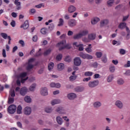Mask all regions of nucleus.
Returning a JSON list of instances; mask_svg holds the SVG:
<instances>
[{
  "mask_svg": "<svg viewBox=\"0 0 130 130\" xmlns=\"http://www.w3.org/2000/svg\"><path fill=\"white\" fill-rule=\"evenodd\" d=\"M44 71V67H43L42 68H41L40 70H39L38 74H43Z\"/></svg>",
  "mask_w": 130,
  "mask_h": 130,
  "instance_id": "obj_54",
  "label": "nucleus"
},
{
  "mask_svg": "<svg viewBox=\"0 0 130 130\" xmlns=\"http://www.w3.org/2000/svg\"><path fill=\"white\" fill-rule=\"evenodd\" d=\"M85 34H77L74 36L73 38L74 39H79V38H81L82 36H85Z\"/></svg>",
  "mask_w": 130,
  "mask_h": 130,
  "instance_id": "obj_25",
  "label": "nucleus"
},
{
  "mask_svg": "<svg viewBox=\"0 0 130 130\" xmlns=\"http://www.w3.org/2000/svg\"><path fill=\"white\" fill-rule=\"evenodd\" d=\"M17 125H18V127H20V128H22V123L20 121L17 122Z\"/></svg>",
  "mask_w": 130,
  "mask_h": 130,
  "instance_id": "obj_58",
  "label": "nucleus"
},
{
  "mask_svg": "<svg viewBox=\"0 0 130 130\" xmlns=\"http://www.w3.org/2000/svg\"><path fill=\"white\" fill-rule=\"evenodd\" d=\"M85 51H86V52H87L88 53H91V52H92V49H91V47H90L85 48Z\"/></svg>",
  "mask_w": 130,
  "mask_h": 130,
  "instance_id": "obj_46",
  "label": "nucleus"
},
{
  "mask_svg": "<svg viewBox=\"0 0 130 130\" xmlns=\"http://www.w3.org/2000/svg\"><path fill=\"white\" fill-rule=\"evenodd\" d=\"M11 16H12V17L13 18H17V13H15V12H13L11 14Z\"/></svg>",
  "mask_w": 130,
  "mask_h": 130,
  "instance_id": "obj_64",
  "label": "nucleus"
},
{
  "mask_svg": "<svg viewBox=\"0 0 130 130\" xmlns=\"http://www.w3.org/2000/svg\"><path fill=\"white\" fill-rule=\"evenodd\" d=\"M93 75V72L87 71L85 72L84 76L86 77H91Z\"/></svg>",
  "mask_w": 130,
  "mask_h": 130,
  "instance_id": "obj_35",
  "label": "nucleus"
},
{
  "mask_svg": "<svg viewBox=\"0 0 130 130\" xmlns=\"http://www.w3.org/2000/svg\"><path fill=\"white\" fill-rule=\"evenodd\" d=\"M64 18L65 19V20H70V15H69L68 14H66L64 16Z\"/></svg>",
  "mask_w": 130,
  "mask_h": 130,
  "instance_id": "obj_63",
  "label": "nucleus"
},
{
  "mask_svg": "<svg viewBox=\"0 0 130 130\" xmlns=\"http://www.w3.org/2000/svg\"><path fill=\"white\" fill-rule=\"evenodd\" d=\"M61 58H62V55H61V54H60L56 56V59L57 60L59 61V60H61Z\"/></svg>",
  "mask_w": 130,
  "mask_h": 130,
  "instance_id": "obj_47",
  "label": "nucleus"
},
{
  "mask_svg": "<svg viewBox=\"0 0 130 130\" xmlns=\"http://www.w3.org/2000/svg\"><path fill=\"white\" fill-rule=\"evenodd\" d=\"M109 24V20L108 19H103L100 22V27L102 28L103 27H105V26H107V24Z\"/></svg>",
  "mask_w": 130,
  "mask_h": 130,
  "instance_id": "obj_8",
  "label": "nucleus"
},
{
  "mask_svg": "<svg viewBox=\"0 0 130 130\" xmlns=\"http://www.w3.org/2000/svg\"><path fill=\"white\" fill-rule=\"evenodd\" d=\"M126 27V23L125 22H122L118 25V28L119 29H124Z\"/></svg>",
  "mask_w": 130,
  "mask_h": 130,
  "instance_id": "obj_28",
  "label": "nucleus"
},
{
  "mask_svg": "<svg viewBox=\"0 0 130 130\" xmlns=\"http://www.w3.org/2000/svg\"><path fill=\"white\" fill-rule=\"evenodd\" d=\"M81 63H82V60H81V58H80V57H76L74 59L75 66H76L77 67H79V66H81Z\"/></svg>",
  "mask_w": 130,
  "mask_h": 130,
  "instance_id": "obj_13",
  "label": "nucleus"
},
{
  "mask_svg": "<svg viewBox=\"0 0 130 130\" xmlns=\"http://www.w3.org/2000/svg\"><path fill=\"white\" fill-rule=\"evenodd\" d=\"M46 31H47V28L44 27L41 28V33H46Z\"/></svg>",
  "mask_w": 130,
  "mask_h": 130,
  "instance_id": "obj_51",
  "label": "nucleus"
},
{
  "mask_svg": "<svg viewBox=\"0 0 130 130\" xmlns=\"http://www.w3.org/2000/svg\"><path fill=\"white\" fill-rule=\"evenodd\" d=\"M51 52V49H48L44 52V55H48Z\"/></svg>",
  "mask_w": 130,
  "mask_h": 130,
  "instance_id": "obj_40",
  "label": "nucleus"
},
{
  "mask_svg": "<svg viewBox=\"0 0 130 130\" xmlns=\"http://www.w3.org/2000/svg\"><path fill=\"white\" fill-rule=\"evenodd\" d=\"M56 112L59 114H67V111L63 107L59 106L55 109Z\"/></svg>",
  "mask_w": 130,
  "mask_h": 130,
  "instance_id": "obj_3",
  "label": "nucleus"
},
{
  "mask_svg": "<svg viewBox=\"0 0 130 130\" xmlns=\"http://www.w3.org/2000/svg\"><path fill=\"white\" fill-rule=\"evenodd\" d=\"M120 54H125V50L123 49H120Z\"/></svg>",
  "mask_w": 130,
  "mask_h": 130,
  "instance_id": "obj_55",
  "label": "nucleus"
},
{
  "mask_svg": "<svg viewBox=\"0 0 130 130\" xmlns=\"http://www.w3.org/2000/svg\"><path fill=\"white\" fill-rule=\"evenodd\" d=\"M48 28L50 31H52L53 29H54V24L53 23H51L49 24Z\"/></svg>",
  "mask_w": 130,
  "mask_h": 130,
  "instance_id": "obj_44",
  "label": "nucleus"
},
{
  "mask_svg": "<svg viewBox=\"0 0 130 130\" xmlns=\"http://www.w3.org/2000/svg\"><path fill=\"white\" fill-rule=\"evenodd\" d=\"M42 6H43V4H40L38 5H36L35 8H37L38 9H40V8H42Z\"/></svg>",
  "mask_w": 130,
  "mask_h": 130,
  "instance_id": "obj_61",
  "label": "nucleus"
},
{
  "mask_svg": "<svg viewBox=\"0 0 130 130\" xmlns=\"http://www.w3.org/2000/svg\"><path fill=\"white\" fill-rule=\"evenodd\" d=\"M109 70L111 73H113L115 72V67L114 66L111 65L109 68Z\"/></svg>",
  "mask_w": 130,
  "mask_h": 130,
  "instance_id": "obj_31",
  "label": "nucleus"
},
{
  "mask_svg": "<svg viewBox=\"0 0 130 130\" xmlns=\"http://www.w3.org/2000/svg\"><path fill=\"white\" fill-rule=\"evenodd\" d=\"M22 106H21V105H19L17 107V114H21V113H22Z\"/></svg>",
  "mask_w": 130,
  "mask_h": 130,
  "instance_id": "obj_34",
  "label": "nucleus"
},
{
  "mask_svg": "<svg viewBox=\"0 0 130 130\" xmlns=\"http://www.w3.org/2000/svg\"><path fill=\"white\" fill-rule=\"evenodd\" d=\"M64 69V64L60 63L57 64V70L58 71H61Z\"/></svg>",
  "mask_w": 130,
  "mask_h": 130,
  "instance_id": "obj_24",
  "label": "nucleus"
},
{
  "mask_svg": "<svg viewBox=\"0 0 130 130\" xmlns=\"http://www.w3.org/2000/svg\"><path fill=\"white\" fill-rule=\"evenodd\" d=\"M117 83L118 85H123V84H124V80H123L122 78H120L117 80Z\"/></svg>",
  "mask_w": 130,
  "mask_h": 130,
  "instance_id": "obj_29",
  "label": "nucleus"
},
{
  "mask_svg": "<svg viewBox=\"0 0 130 130\" xmlns=\"http://www.w3.org/2000/svg\"><path fill=\"white\" fill-rule=\"evenodd\" d=\"M20 28H23L24 30H26L27 28H29V22L28 20H26L24 24L21 25Z\"/></svg>",
  "mask_w": 130,
  "mask_h": 130,
  "instance_id": "obj_19",
  "label": "nucleus"
},
{
  "mask_svg": "<svg viewBox=\"0 0 130 130\" xmlns=\"http://www.w3.org/2000/svg\"><path fill=\"white\" fill-rule=\"evenodd\" d=\"M84 87H77L75 88L76 92H83Z\"/></svg>",
  "mask_w": 130,
  "mask_h": 130,
  "instance_id": "obj_36",
  "label": "nucleus"
},
{
  "mask_svg": "<svg viewBox=\"0 0 130 130\" xmlns=\"http://www.w3.org/2000/svg\"><path fill=\"white\" fill-rule=\"evenodd\" d=\"M41 49H40L39 51L37 53H36L35 56H40V55H41Z\"/></svg>",
  "mask_w": 130,
  "mask_h": 130,
  "instance_id": "obj_56",
  "label": "nucleus"
},
{
  "mask_svg": "<svg viewBox=\"0 0 130 130\" xmlns=\"http://www.w3.org/2000/svg\"><path fill=\"white\" fill-rule=\"evenodd\" d=\"M115 105L119 108V109H122L123 108V103L120 100H117L115 102Z\"/></svg>",
  "mask_w": 130,
  "mask_h": 130,
  "instance_id": "obj_6",
  "label": "nucleus"
},
{
  "mask_svg": "<svg viewBox=\"0 0 130 130\" xmlns=\"http://www.w3.org/2000/svg\"><path fill=\"white\" fill-rule=\"evenodd\" d=\"M114 3V0H109L107 2L108 5V6H110V7H111V6L113 5Z\"/></svg>",
  "mask_w": 130,
  "mask_h": 130,
  "instance_id": "obj_45",
  "label": "nucleus"
},
{
  "mask_svg": "<svg viewBox=\"0 0 130 130\" xmlns=\"http://www.w3.org/2000/svg\"><path fill=\"white\" fill-rule=\"evenodd\" d=\"M27 76V73L26 72H23L22 73L20 74V78H21V83H25V81H27V80H28V77H26L25 79H23V78H25V77H26Z\"/></svg>",
  "mask_w": 130,
  "mask_h": 130,
  "instance_id": "obj_9",
  "label": "nucleus"
},
{
  "mask_svg": "<svg viewBox=\"0 0 130 130\" xmlns=\"http://www.w3.org/2000/svg\"><path fill=\"white\" fill-rule=\"evenodd\" d=\"M76 25H77V21H76V20L73 19H70L68 21V26H69V27H75Z\"/></svg>",
  "mask_w": 130,
  "mask_h": 130,
  "instance_id": "obj_11",
  "label": "nucleus"
},
{
  "mask_svg": "<svg viewBox=\"0 0 130 130\" xmlns=\"http://www.w3.org/2000/svg\"><path fill=\"white\" fill-rule=\"evenodd\" d=\"M51 88H60L61 85L59 83H55L54 82H52L50 84Z\"/></svg>",
  "mask_w": 130,
  "mask_h": 130,
  "instance_id": "obj_21",
  "label": "nucleus"
},
{
  "mask_svg": "<svg viewBox=\"0 0 130 130\" xmlns=\"http://www.w3.org/2000/svg\"><path fill=\"white\" fill-rule=\"evenodd\" d=\"M33 68H34V65L28 63V64L26 67V69L27 71H30V70H32V69H33Z\"/></svg>",
  "mask_w": 130,
  "mask_h": 130,
  "instance_id": "obj_38",
  "label": "nucleus"
},
{
  "mask_svg": "<svg viewBox=\"0 0 130 130\" xmlns=\"http://www.w3.org/2000/svg\"><path fill=\"white\" fill-rule=\"evenodd\" d=\"M10 93L11 97H15V96H16V94L15 93V90L11 89Z\"/></svg>",
  "mask_w": 130,
  "mask_h": 130,
  "instance_id": "obj_43",
  "label": "nucleus"
},
{
  "mask_svg": "<svg viewBox=\"0 0 130 130\" xmlns=\"http://www.w3.org/2000/svg\"><path fill=\"white\" fill-rule=\"evenodd\" d=\"M77 78H78V76L76 75L71 76L69 77V80L71 82H74V81H75Z\"/></svg>",
  "mask_w": 130,
  "mask_h": 130,
  "instance_id": "obj_32",
  "label": "nucleus"
},
{
  "mask_svg": "<svg viewBox=\"0 0 130 130\" xmlns=\"http://www.w3.org/2000/svg\"><path fill=\"white\" fill-rule=\"evenodd\" d=\"M35 89H36V84L35 83H33L29 88V90L31 92L35 91Z\"/></svg>",
  "mask_w": 130,
  "mask_h": 130,
  "instance_id": "obj_27",
  "label": "nucleus"
},
{
  "mask_svg": "<svg viewBox=\"0 0 130 130\" xmlns=\"http://www.w3.org/2000/svg\"><path fill=\"white\" fill-rule=\"evenodd\" d=\"M1 36L2 37H3V38H4V39H7L8 37V35H7V34L5 33H2Z\"/></svg>",
  "mask_w": 130,
  "mask_h": 130,
  "instance_id": "obj_48",
  "label": "nucleus"
},
{
  "mask_svg": "<svg viewBox=\"0 0 130 130\" xmlns=\"http://www.w3.org/2000/svg\"><path fill=\"white\" fill-rule=\"evenodd\" d=\"M15 100L14 99V98H9L8 99V104H12L14 103V101Z\"/></svg>",
  "mask_w": 130,
  "mask_h": 130,
  "instance_id": "obj_41",
  "label": "nucleus"
},
{
  "mask_svg": "<svg viewBox=\"0 0 130 130\" xmlns=\"http://www.w3.org/2000/svg\"><path fill=\"white\" fill-rule=\"evenodd\" d=\"M16 110H17V106L15 105H11L8 108V112L10 114H14Z\"/></svg>",
  "mask_w": 130,
  "mask_h": 130,
  "instance_id": "obj_2",
  "label": "nucleus"
},
{
  "mask_svg": "<svg viewBox=\"0 0 130 130\" xmlns=\"http://www.w3.org/2000/svg\"><path fill=\"white\" fill-rule=\"evenodd\" d=\"M66 43V41H62L57 44L56 46L59 48V50H62V49H64Z\"/></svg>",
  "mask_w": 130,
  "mask_h": 130,
  "instance_id": "obj_4",
  "label": "nucleus"
},
{
  "mask_svg": "<svg viewBox=\"0 0 130 130\" xmlns=\"http://www.w3.org/2000/svg\"><path fill=\"white\" fill-rule=\"evenodd\" d=\"M123 36H124V38L126 39H129L130 38V34L129 33H123L122 34Z\"/></svg>",
  "mask_w": 130,
  "mask_h": 130,
  "instance_id": "obj_39",
  "label": "nucleus"
},
{
  "mask_svg": "<svg viewBox=\"0 0 130 130\" xmlns=\"http://www.w3.org/2000/svg\"><path fill=\"white\" fill-rule=\"evenodd\" d=\"M27 92H28V89L26 87H23L20 90V94L21 96H25Z\"/></svg>",
  "mask_w": 130,
  "mask_h": 130,
  "instance_id": "obj_12",
  "label": "nucleus"
},
{
  "mask_svg": "<svg viewBox=\"0 0 130 130\" xmlns=\"http://www.w3.org/2000/svg\"><path fill=\"white\" fill-rule=\"evenodd\" d=\"M76 10H77V9L75 6L73 5L70 6L68 8V12L70 13H74V12H76Z\"/></svg>",
  "mask_w": 130,
  "mask_h": 130,
  "instance_id": "obj_20",
  "label": "nucleus"
},
{
  "mask_svg": "<svg viewBox=\"0 0 130 130\" xmlns=\"http://www.w3.org/2000/svg\"><path fill=\"white\" fill-rule=\"evenodd\" d=\"M112 44L113 45H120V42H117L115 40H113L112 42Z\"/></svg>",
  "mask_w": 130,
  "mask_h": 130,
  "instance_id": "obj_49",
  "label": "nucleus"
},
{
  "mask_svg": "<svg viewBox=\"0 0 130 130\" xmlns=\"http://www.w3.org/2000/svg\"><path fill=\"white\" fill-rule=\"evenodd\" d=\"M10 24L11 25L12 27H15L16 26V21H15V20H12Z\"/></svg>",
  "mask_w": 130,
  "mask_h": 130,
  "instance_id": "obj_57",
  "label": "nucleus"
},
{
  "mask_svg": "<svg viewBox=\"0 0 130 130\" xmlns=\"http://www.w3.org/2000/svg\"><path fill=\"white\" fill-rule=\"evenodd\" d=\"M102 61H103V62H104L105 63L106 62H107V58L106 57V56H103V57L102 58Z\"/></svg>",
  "mask_w": 130,
  "mask_h": 130,
  "instance_id": "obj_50",
  "label": "nucleus"
},
{
  "mask_svg": "<svg viewBox=\"0 0 130 130\" xmlns=\"http://www.w3.org/2000/svg\"><path fill=\"white\" fill-rule=\"evenodd\" d=\"M130 67V61H127L126 64L124 65L125 68H129Z\"/></svg>",
  "mask_w": 130,
  "mask_h": 130,
  "instance_id": "obj_62",
  "label": "nucleus"
},
{
  "mask_svg": "<svg viewBox=\"0 0 130 130\" xmlns=\"http://www.w3.org/2000/svg\"><path fill=\"white\" fill-rule=\"evenodd\" d=\"M59 103H61V101L59 99H54L50 102L52 106L56 105V104H59Z\"/></svg>",
  "mask_w": 130,
  "mask_h": 130,
  "instance_id": "obj_17",
  "label": "nucleus"
},
{
  "mask_svg": "<svg viewBox=\"0 0 130 130\" xmlns=\"http://www.w3.org/2000/svg\"><path fill=\"white\" fill-rule=\"evenodd\" d=\"M67 97L69 100H74L77 98V94L75 93H70L68 94Z\"/></svg>",
  "mask_w": 130,
  "mask_h": 130,
  "instance_id": "obj_16",
  "label": "nucleus"
},
{
  "mask_svg": "<svg viewBox=\"0 0 130 130\" xmlns=\"http://www.w3.org/2000/svg\"><path fill=\"white\" fill-rule=\"evenodd\" d=\"M98 85H99V81H90L88 83L89 88H95V87H96Z\"/></svg>",
  "mask_w": 130,
  "mask_h": 130,
  "instance_id": "obj_5",
  "label": "nucleus"
},
{
  "mask_svg": "<svg viewBox=\"0 0 130 130\" xmlns=\"http://www.w3.org/2000/svg\"><path fill=\"white\" fill-rule=\"evenodd\" d=\"M79 56L81 57V58H83V59H92L93 56L84 53L83 52H80L79 54Z\"/></svg>",
  "mask_w": 130,
  "mask_h": 130,
  "instance_id": "obj_1",
  "label": "nucleus"
},
{
  "mask_svg": "<svg viewBox=\"0 0 130 130\" xmlns=\"http://www.w3.org/2000/svg\"><path fill=\"white\" fill-rule=\"evenodd\" d=\"M54 109L52 107L48 106L45 108L44 111L46 113H52Z\"/></svg>",
  "mask_w": 130,
  "mask_h": 130,
  "instance_id": "obj_18",
  "label": "nucleus"
},
{
  "mask_svg": "<svg viewBox=\"0 0 130 130\" xmlns=\"http://www.w3.org/2000/svg\"><path fill=\"white\" fill-rule=\"evenodd\" d=\"M121 7H122V5H117V6L115 7V10H120V9H121Z\"/></svg>",
  "mask_w": 130,
  "mask_h": 130,
  "instance_id": "obj_59",
  "label": "nucleus"
},
{
  "mask_svg": "<svg viewBox=\"0 0 130 130\" xmlns=\"http://www.w3.org/2000/svg\"><path fill=\"white\" fill-rule=\"evenodd\" d=\"M2 55L3 57H7V53L6 52V50L5 49H3Z\"/></svg>",
  "mask_w": 130,
  "mask_h": 130,
  "instance_id": "obj_52",
  "label": "nucleus"
},
{
  "mask_svg": "<svg viewBox=\"0 0 130 130\" xmlns=\"http://www.w3.org/2000/svg\"><path fill=\"white\" fill-rule=\"evenodd\" d=\"M64 23V21H63V19H62V18H59L58 24L57 25L58 27H61L63 26Z\"/></svg>",
  "mask_w": 130,
  "mask_h": 130,
  "instance_id": "obj_30",
  "label": "nucleus"
},
{
  "mask_svg": "<svg viewBox=\"0 0 130 130\" xmlns=\"http://www.w3.org/2000/svg\"><path fill=\"white\" fill-rule=\"evenodd\" d=\"M95 55L98 58H100L102 56V52H96L95 53Z\"/></svg>",
  "mask_w": 130,
  "mask_h": 130,
  "instance_id": "obj_42",
  "label": "nucleus"
},
{
  "mask_svg": "<svg viewBox=\"0 0 130 130\" xmlns=\"http://www.w3.org/2000/svg\"><path fill=\"white\" fill-rule=\"evenodd\" d=\"M92 105L95 109H98V108H100V107H101V106H102V104L99 101H96L94 102Z\"/></svg>",
  "mask_w": 130,
  "mask_h": 130,
  "instance_id": "obj_14",
  "label": "nucleus"
},
{
  "mask_svg": "<svg viewBox=\"0 0 130 130\" xmlns=\"http://www.w3.org/2000/svg\"><path fill=\"white\" fill-rule=\"evenodd\" d=\"M32 113V109L30 107H26L24 109V114L25 115H30Z\"/></svg>",
  "mask_w": 130,
  "mask_h": 130,
  "instance_id": "obj_10",
  "label": "nucleus"
},
{
  "mask_svg": "<svg viewBox=\"0 0 130 130\" xmlns=\"http://www.w3.org/2000/svg\"><path fill=\"white\" fill-rule=\"evenodd\" d=\"M124 76H127V77H129L130 76V71L127 70L125 73H124Z\"/></svg>",
  "mask_w": 130,
  "mask_h": 130,
  "instance_id": "obj_53",
  "label": "nucleus"
},
{
  "mask_svg": "<svg viewBox=\"0 0 130 130\" xmlns=\"http://www.w3.org/2000/svg\"><path fill=\"white\" fill-rule=\"evenodd\" d=\"M90 80H91V77H88L84 78L83 81V82H88V81H90Z\"/></svg>",
  "mask_w": 130,
  "mask_h": 130,
  "instance_id": "obj_60",
  "label": "nucleus"
},
{
  "mask_svg": "<svg viewBox=\"0 0 130 130\" xmlns=\"http://www.w3.org/2000/svg\"><path fill=\"white\" fill-rule=\"evenodd\" d=\"M56 120L58 124H59L60 125H61L62 124V123L63 122V120H62V118L60 117L59 116H57L56 118Z\"/></svg>",
  "mask_w": 130,
  "mask_h": 130,
  "instance_id": "obj_22",
  "label": "nucleus"
},
{
  "mask_svg": "<svg viewBox=\"0 0 130 130\" xmlns=\"http://www.w3.org/2000/svg\"><path fill=\"white\" fill-rule=\"evenodd\" d=\"M100 21V18L99 17H93L91 20V23L92 25H96L98 22Z\"/></svg>",
  "mask_w": 130,
  "mask_h": 130,
  "instance_id": "obj_15",
  "label": "nucleus"
},
{
  "mask_svg": "<svg viewBox=\"0 0 130 130\" xmlns=\"http://www.w3.org/2000/svg\"><path fill=\"white\" fill-rule=\"evenodd\" d=\"M24 101H25V102H27V103H30V102L32 101V99H31V98H30V96H26L24 98Z\"/></svg>",
  "mask_w": 130,
  "mask_h": 130,
  "instance_id": "obj_33",
  "label": "nucleus"
},
{
  "mask_svg": "<svg viewBox=\"0 0 130 130\" xmlns=\"http://www.w3.org/2000/svg\"><path fill=\"white\" fill-rule=\"evenodd\" d=\"M40 94L42 96H47L48 95V90L46 87H43L41 89Z\"/></svg>",
  "mask_w": 130,
  "mask_h": 130,
  "instance_id": "obj_7",
  "label": "nucleus"
},
{
  "mask_svg": "<svg viewBox=\"0 0 130 130\" xmlns=\"http://www.w3.org/2000/svg\"><path fill=\"white\" fill-rule=\"evenodd\" d=\"M53 67H54V63L53 62H50L48 64V70L49 71H51L53 69Z\"/></svg>",
  "mask_w": 130,
  "mask_h": 130,
  "instance_id": "obj_37",
  "label": "nucleus"
},
{
  "mask_svg": "<svg viewBox=\"0 0 130 130\" xmlns=\"http://www.w3.org/2000/svg\"><path fill=\"white\" fill-rule=\"evenodd\" d=\"M113 79H114V76L113 75H110L108 77H107V82L108 83H111L112 81H113Z\"/></svg>",
  "mask_w": 130,
  "mask_h": 130,
  "instance_id": "obj_26",
  "label": "nucleus"
},
{
  "mask_svg": "<svg viewBox=\"0 0 130 130\" xmlns=\"http://www.w3.org/2000/svg\"><path fill=\"white\" fill-rule=\"evenodd\" d=\"M88 39L89 40L93 41L96 39V34H89L88 36Z\"/></svg>",
  "mask_w": 130,
  "mask_h": 130,
  "instance_id": "obj_23",
  "label": "nucleus"
}]
</instances>
